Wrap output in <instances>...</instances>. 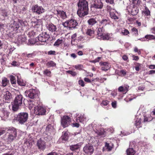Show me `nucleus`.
I'll return each instance as SVG.
<instances>
[{
    "mask_svg": "<svg viewBox=\"0 0 155 155\" xmlns=\"http://www.w3.org/2000/svg\"><path fill=\"white\" fill-rule=\"evenodd\" d=\"M77 14L80 17L84 16L88 13V3L86 0H80L78 3Z\"/></svg>",
    "mask_w": 155,
    "mask_h": 155,
    "instance_id": "1",
    "label": "nucleus"
},
{
    "mask_svg": "<svg viewBox=\"0 0 155 155\" xmlns=\"http://www.w3.org/2000/svg\"><path fill=\"white\" fill-rule=\"evenodd\" d=\"M8 135L6 139L8 143H10L12 142L18 140L20 137L17 135V129L12 127H9L8 130Z\"/></svg>",
    "mask_w": 155,
    "mask_h": 155,
    "instance_id": "2",
    "label": "nucleus"
},
{
    "mask_svg": "<svg viewBox=\"0 0 155 155\" xmlns=\"http://www.w3.org/2000/svg\"><path fill=\"white\" fill-rule=\"evenodd\" d=\"M23 97L21 94H17L13 102L12 103V110L13 111H17L23 104Z\"/></svg>",
    "mask_w": 155,
    "mask_h": 155,
    "instance_id": "3",
    "label": "nucleus"
},
{
    "mask_svg": "<svg viewBox=\"0 0 155 155\" xmlns=\"http://www.w3.org/2000/svg\"><path fill=\"white\" fill-rule=\"evenodd\" d=\"M28 117V113L26 112H21L14 116V120L18 124H23L27 121Z\"/></svg>",
    "mask_w": 155,
    "mask_h": 155,
    "instance_id": "4",
    "label": "nucleus"
},
{
    "mask_svg": "<svg viewBox=\"0 0 155 155\" xmlns=\"http://www.w3.org/2000/svg\"><path fill=\"white\" fill-rule=\"evenodd\" d=\"M19 21H16L14 20H11L10 25H9L10 28L12 29L14 31H16L20 27V24L22 26H26L28 23L25 20L23 21V20H18Z\"/></svg>",
    "mask_w": 155,
    "mask_h": 155,
    "instance_id": "5",
    "label": "nucleus"
},
{
    "mask_svg": "<svg viewBox=\"0 0 155 155\" xmlns=\"http://www.w3.org/2000/svg\"><path fill=\"white\" fill-rule=\"evenodd\" d=\"M50 38V36L46 32H42L38 36L37 39L42 43L41 45H44L45 43H47V41Z\"/></svg>",
    "mask_w": 155,
    "mask_h": 155,
    "instance_id": "6",
    "label": "nucleus"
},
{
    "mask_svg": "<svg viewBox=\"0 0 155 155\" xmlns=\"http://www.w3.org/2000/svg\"><path fill=\"white\" fill-rule=\"evenodd\" d=\"M38 91L35 89H32L26 91L25 93V95L30 99H33L38 96Z\"/></svg>",
    "mask_w": 155,
    "mask_h": 155,
    "instance_id": "7",
    "label": "nucleus"
},
{
    "mask_svg": "<svg viewBox=\"0 0 155 155\" xmlns=\"http://www.w3.org/2000/svg\"><path fill=\"white\" fill-rule=\"evenodd\" d=\"M46 110L41 106L38 105L35 107L34 113L37 115H43L45 114Z\"/></svg>",
    "mask_w": 155,
    "mask_h": 155,
    "instance_id": "8",
    "label": "nucleus"
},
{
    "mask_svg": "<svg viewBox=\"0 0 155 155\" xmlns=\"http://www.w3.org/2000/svg\"><path fill=\"white\" fill-rule=\"evenodd\" d=\"M71 119L70 117L67 115L64 116L61 118V125L63 127L65 128L68 127L71 122Z\"/></svg>",
    "mask_w": 155,
    "mask_h": 155,
    "instance_id": "9",
    "label": "nucleus"
},
{
    "mask_svg": "<svg viewBox=\"0 0 155 155\" xmlns=\"http://www.w3.org/2000/svg\"><path fill=\"white\" fill-rule=\"evenodd\" d=\"M83 151L87 154L91 155L94 151V148L93 146L89 144H87L83 147Z\"/></svg>",
    "mask_w": 155,
    "mask_h": 155,
    "instance_id": "10",
    "label": "nucleus"
},
{
    "mask_svg": "<svg viewBox=\"0 0 155 155\" xmlns=\"http://www.w3.org/2000/svg\"><path fill=\"white\" fill-rule=\"evenodd\" d=\"M32 12L38 14H40L45 12V9L42 6L36 5L32 8Z\"/></svg>",
    "mask_w": 155,
    "mask_h": 155,
    "instance_id": "11",
    "label": "nucleus"
},
{
    "mask_svg": "<svg viewBox=\"0 0 155 155\" xmlns=\"http://www.w3.org/2000/svg\"><path fill=\"white\" fill-rule=\"evenodd\" d=\"M61 137L59 139L58 141L60 143H65L68 140L69 137V133L67 131L63 132Z\"/></svg>",
    "mask_w": 155,
    "mask_h": 155,
    "instance_id": "12",
    "label": "nucleus"
},
{
    "mask_svg": "<svg viewBox=\"0 0 155 155\" xmlns=\"http://www.w3.org/2000/svg\"><path fill=\"white\" fill-rule=\"evenodd\" d=\"M3 94V98L5 101H10L12 98L11 93L6 90H4L2 92Z\"/></svg>",
    "mask_w": 155,
    "mask_h": 155,
    "instance_id": "13",
    "label": "nucleus"
},
{
    "mask_svg": "<svg viewBox=\"0 0 155 155\" xmlns=\"http://www.w3.org/2000/svg\"><path fill=\"white\" fill-rule=\"evenodd\" d=\"M37 146L39 149L44 150L45 148V143L44 141L40 139L37 141Z\"/></svg>",
    "mask_w": 155,
    "mask_h": 155,
    "instance_id": "14",
    "label": "nucleus"
},
{
    "mask_svg": "<svg viewBox=\"0 0 155 155\" xmlns=\"http://www.w3.org/2000/svg\"><path fill=\"white\" fill-rule=\"evenodd\" d=\"M103 5L101 0H95L93 4V7L96 8L101 9Z\"/></svg>",
    "mask_w": 155,
    "mask_h": 155,
    "instance_id": "15",
    "label": "nucleus"
},
{
    "mask_svg": "<svg viewBox=\"0 0 155 155\" xmlns=\"http://www.w3.org/2000/svg\"><path fill=\"white\" fill-rule=\"evenodd\" d=\"M82 144L80 142L76 144L71 145L69 146L70 149L72 151H76L81 147Z\"/></svg>",
    "mask_w": 155,
    "mask_h": 155,
    "instance_id": "16",
    "label": "nucleus"
},
{
    "mask_svg": "<svg viewBox=\"0 0 155 155\" xmlns=\"http://www.w3.org/2000/svg\"><path fill=\"white\" fill-rule=\"evenodd\" d=\"M9 114L10 113L5 109L3 110H2L0 114L1 117L3 118L5 120L8 118Z\"/></svg>",
    "mask_w": 155,
    "mask_h": 155,
    "instance_id": "17",
    "label": "nucleus"
},
{
    "mask_svg": "<svg viewBox=\"0 0 155 155\" xmlns=\"http://www.w3.org/2000/svg\"><path fill=\"white\" fill-rule=\"evenodd\" d=\"M129 87L128 85L121 86L118 88V91L119 92H122L124 94H126L128 91Z\"/></svg>",
    "mask_w": 155,
    "mask_h": 155,
    "instance_id": "18",
    "label": "nucleus"
},
{
    "mask_svg": "<svg viewBox=\"0 0 155 155\" xmlns=\"http://www.w3.org/2000/svg\"><path fill=\"white\" fill-rule=\"evenodd\" d=\"M9 80L7 78L3 77L2 78L1 86L3 87H5L9 84Z\"/></svg>",
    "mask_w": 155,
    "mask_h": 155,
    "instance_id": "19",
    "label": "nucleus"
},
{
    "mask_svg": "<svg viewBox=\"0 0 155 155\" xmlns=\"http://www.w3.org/2000/svg\"><path fill=\"white\" fill-rule=\"evenodd\" d=\"M17 82L18 84L21 86H24L25 85V82H24L21 78L20 75H18L17 76Z\"/></svg>",
    "mask_w": 155,
    "mask_h": 155,
    "instance_id": "20",
    "label": "nucleus"
},
{
    "mask_svg": "<svg viewBox=\"0 0 155 155\" xmlns=\"http://www.w3.org/2000/svg\"><path fill=\"white\" fill-rule=\"evenodd\" d=\"M46 27L47 29L51 32L55 31L57 29L56 26L51 23L47 25Z\"/></svg>",
    "mask_w": 155,
    "mask_h": 155,
    "instance_id": "21",
    "label": "nucleus"
},
{
    "mask_svg": "<svg viewBox=\"0 0 155 155\" xmlns=\"http://www.w3.org/2000/svg\"><path fill=\"white\" fill-rule=\"evenodd\" d=\"M69 28H76V26L78 25V23L76 21V20H69Z\"/></svg>",
    "mask_w": 155,
    "mask_h": 155,
    "instance_id": "22",
    "label": "nucleus"
},
{
    "mask_svg": "<svg viewBox=\"0 0 155 155\" xmlns=\"http://www.w3.org/2000/svg\"><path fill=\"white\" fill-rule=\"evenodd\" d=\"M134 120H135V125L137 128L140 127L141 124V120L140 118H139L138 116H135Z\"/></svg>",
    "mask_w": 155,
    "mask_h": 155,
    "instance_id": "23",
    "label": "nucleus"
},
{
    "mask_svg": "<svg viewBox=\"0 0 155 155\" xmlns=\"http://www.w3.org/2000/svg\"><path fill=\"white\" fill-rule=\"evenodd\" d=\"M85 119L86 117L84 114H81L80 116L76 118V120L78 122H80L84 123Z\"/></svg>",
    "mask_w": 155,
    "mask_h": 155,
    "instance_id": "24",
    "label": "nucleus"
},
{
    "mask_svg": "<svg viewBox=\"0 0 155 155\" xmlns=\"http://www.w3.org/2000/svg\"><path fill=\"white\" fill-rule=\"evenodd\" d=\"M16 35V34L15 33L11 32L6 34L5 37L8 39H15V36Z\"/></svg>",
    "mask_w": 155,
    "mask_h": 155,
    "instance_id": "25",
    "label": "nucleus"
},
{
    "mask_svg": "<svg viewBox=\"0 0 155 155\" xmlns=\"http://www.w3.org/2000/svg\"><path fill=\"white\" fill-rule=\"evenodd\" d=\"M104 40H109L110 41H113L114 38L112 37H110V35L109 34H104L101 36V39Z\"/></svg>",
    "mask_w": 155,
    "mask_h": 155,
    "instance_id": "26",
    "label": "nucleus"
},
{
    "mask_svg": "<svg viewBox=\"0 0 155 155\" xmlns=\"http://www.w3.org/2000/svg\"><path fill=\"white\" fill-rule=\"evenodd\" d=\"M104 30L103 28H98L97 31V37L98 39H101V36L104 34Z\"/></svg>",
    "mask_w": 155,
    "mask_h": 155,
    "instance_id": "27",
    "label": "nucleus"
},
{
    "mask_svg": "<svg viewBox=\"0 0 155 155\" xmlns=\"http://www.w3.org/2000/svg\"><path fill=\"white\" fill-rule=\"evenodd\" d=\"M110 17L112 19H117L119 18L117 13H114L111 10L109 11Z\"/></svg>",
    "mask_w": 155,
    "mask_h": 155,
    "instance_id": "28",
    "label": "nucleus"
},
{
    "mask_svg": "<svg viewBox=\"0 0 155 155\" xmlns=\"http://www.w3.org/2000/svg\"><path fill=\"white\" fill-rule=\"evenodd\" d=\"M17 40L19 43L22 44L26 41L27 39L24 36H20L18 37Z\"/></svg>",
    "mask_w": 155,
    "mask_h": 155,
    "instance_id": "29",
    "label": "nucleus"
},
{
    "mask_svg": "<svg viewBox=\"0 0 155 155\" xmlns=\"http://www.w3.org/2000/svg\"><path fill=\"white\" fill-rule=\"evenodd\" d=\"M127 155H134L135 153L134 150L133 148H130L127 150Z\"/></svg>",
    "mask_w": 155,
    "mask_h": 155,
    "instance_id": "30",
    "label": "nucleus"
},
{
    "mask_svg": "<svg viewBox=\"0 0 155 155\" xmlns=\"http://www.w3.org/2000/svg\"><path fill=\"white\" fill-rule=\"evenodd\" d=\"M144 14L145 15V17H146L148 19L150 18V11L147 7H145Z\"/></svg>",
    "mask_w": 155,
    "mask_h": 155,
    "instance_id": "31",
    "label": "nucleus"
},
{
    "mask_svg": "<svg viewBox=\"0 0 155 155\" xmlns=\"http://www.w3.org/2000/svg\"><path fill=\"white\" fill-rule=\"evenodd\" d=\"M10 80L12 84H16V81L15 77L11 75L9 76Z\"/></svg>",
    "mask_w": 155,
    "mask_h": 155,
    "instance_id": "32",
    "label": "nucleus"
},
{
    "mask_svg": "<svg viewBox=\"0 0 155 155\" xmlns=\"http://www.w3.org/2000/svg\"><path fill=\"white\" fill-rule=\"evenodd\" d=\"M62 40L58 39L55 41L53 45L55 47H58L62 44Z\"/></svg>",
    "mask_w": 155,
    "mask_h": 155,
    "instance_id": "33",
    "label": "nucleus"
},
{
    "mask_svg": "<svg viewBox=\"0 0 155 155\" xmlns=\"http://www.w3.org/2000/svg\"><path fill=\"white\" fill-rule=\"evenodd\" d=\"M105 149L107 150V151H110L112 149V147L109 145L108 143H106L105 147L103 149V151Z\"/></svg>",
    "mask_w": 155,
    "mask_h": 155,
    "instance_id": "34",
    "label": "nucleus"
},
{
    "mask_svg": "<svg viewBox=\"0 0 155 155\" xmlns=\"http://www.w3.org/2000/svg\"><path fill=\"white\" fill-rule=\"evenodd\" d=\"M35 102L33 100H30L28 102V105L29 108H31L33 107L34 108L36 106L35 105Z\"/></svg>",
    "mask_w": 155,
    "mask_h": 155,
    "instance_id": "35",
    "label": "nucleus"
},
{
    "mask_svg": "<svg viewBox=\"0 0 155 155\" xmlns=\"http://www.w3.org/2000/svg\"><path fill=\"white\" fill-rule=\"evenodd\" d=\"M138 9L137 8H133L130 11L131 15H136L138 13Z\"/></svg>",
    "mask_w": 155,
    "mask_h": 155,
    "instance_id": "36",
    "label": "nucleus"
},
{
    "mask_svg": "<svg viewBox=\"0 0 155 155\" xmlns=\"http://www.w3.org/2000/svg\"><path fill=\"white\" fill-rule=\"evenodd\" d=\"M39 20H36L35 21H32V25L34 26H37V27H38V26H40V25L41 24V23L40 21H39Z\"/></svg>",
    "mask_w": 155,
    "mask_h": 155,
    "instance_id": "37",
    "label": "nucleus"
},
{
    "mask_svg": "<svg viewBox=\"0 0 155 155\" xmlns=\"http://www.w3.org/2000/svg\"><path fill=\"white\" fill-rule=\"evenodd\" d=\"M59 15L63 19H65L66 18V15L65 12L62 11L59 12Z\"/></svg>",
    "mask_w": 155,
    "mask_h": 155,
    "instance_id": "38",
    "label": "nucleus"
},
{
    "mask_svg": "<svg viewBox=\"0 0 155 155\" xmlns=\"http://www.w3.org/2000/svg\"><path fill=\"white\" fill-rule=\"evenodd\" d=\"M37 40V39H36V40H34V39H32L31 38L28 40V44L29 45L34 44H35L36 42L38 41Z\"/></svg>",
    "mask_w": 155,
    "mask_h": 155,
    "instance_id": "39",
    "label": "nucleus"
},
{
    "mask_svg": "<svg viewBox=\"0 0 155 155\" xmlns=\"http://www.w3.org/2000/svg\"><path fill=\"white\" fill-rule=\"evenodd\" d=\"M23 55L27 57L28 58H33L35 55V54L34 53H30L27 54L26 53H23Z\"/></svg>",
    "mask_w": 155,
    "mask_h": 155,
    "instance_id": "40",
    "label": "nucleus"
},
{
    "mask_svg": "<svg viewBox=\"0 0 155 155\" xmlns=\"http://www.w3.org/2000/svg\"><path fill=\"white\" fill-rule=\"evenodd\" d=\"M47 64L48 66L49 67H54L56 65V63H54L53 61H48L47 62Z\"/></svg>",
    "mask_w": 155,
    "mask_h": 155,
    "instance_id": "41",
    "label": "nucleus"
},
{
    "mask_svg": "<svg viewBox=\"0 0 155 155\" xmlns=\"http://www.w3.org/2000/svg\"><path fill=\"white\" fill-rule=\"evenodd\" d=\"M145 38L147 39H148L149 40L155 39V36L152 35H147L145 36Z\"/></svg>",
    "mask_w": 155,
    "mask_h": 155,
    "instance_id": "42",
    "label": "nucleus"
},
{
    "mask_svg": "<svg viewBox=\"0 0 155 155\" xmlns=\"http://www.w3.org/2000/svg\"><path fill=\"white\" fill-rule=\"evenodd\" d=\"M54 129V127L51 124L48 125L46 127V130L47 131L51 132Z\"/></svg>",
    "mask_w": 155,
    "mask_h": 155,
    "instance_id": "43",
    "label": "nucleus"
},
{
    "mask_svg": "<svg viewBox=\"0 0 155 155\" xmlns=\"http://www.w3.org/2000/svg\"><path fill=\"white\" fill-rule=\"evenodd\" d=\"M94 33V31L91 29H88L86 31V33L87 35L91 36Z\"/></svg>",
    "mask_w": 155,
    "mask_h": 155,
    "instance_id": "44",
    "label": "nucleus"
},
{
    "mask_svg": "<svg viewBox=\"0 0 155 155\" xmlns=\"http://www.w3.org/2000/svg\"><path fill=\"white\" fill-rule=\"evenodd\" d=\"M51 74V71L48 69H46L43 71V74L48 76H50Z\"/></svg>",
    "mask_w": 155,
    "mask_h": 155,
    "instance_id": "45",
    "label": "nucleus"
},
{
    "mask_svg": "<svg viewBox=\"0 0 155 155\" xmlns=\"http://www.w3.org/2000/svg\"><path fill=\"white\" fill-rule=\"evenodd\" d=\"M74 67L75 69L79 70H82L84 68L83 65L81 64L75 65Z\"/></svg>",
    "mask_w": 155,
    "mask_h": 155,
    "instance_id": "46",
    "label": "nucleus"
},
{
    "mask_svg": "<svg viewBox=\"0 0 155 155\" xmlns=\"http://www.w3.org/2000/svg\"><path fill=\"white\" fill-rule=\"evenodd\" d=\"M87 22L89 25L92 26L95 24L97 22L95 20H88Z\"/></svg>",
    "mask_w": 155,
    "mask_h": 155,
    "instance_id": "47",
    "label": "nucleus"
},
{
    "mask_svg": "<svg viewBox=\"0 0 155 155\" xmlns=\"http://www.w3.org/2000/svg\"><path fill=\"white\" fill-rule=\"evenodd\" d=\"M36 34V33L34 31H31L28 33V35L29 37L34 36Z\"/></svg>",
    "mask_w": 155,
    "mask_h": 155,
    "instance_id": "48",
    "label": "nucleus"
},
{
    "mask_svg": "<svg viewBox=\"0 0 155 155\" xmlns=\"http://www.w3.org/2000/svg\"><path fill=\"white\" fill-rule=\"evenodd\" d=\"M69 20H68L67 21H66L65 22H64L62 23V25L64 26L65 27H68L69 28Z\"/></svg>",
    "mask_w": 155,
    "mask_h": 155,
    "instance_id": "49",
    "label": "nucleus"
},
{
    "mask_svg": "<svg viewBox=\"0 0 155 155\" xmlns=\"http://www.w3.org/2000/svg\"><path fill=\"white\" fill-rule=\"evenodd\" d=\"M0 61L1 64L2 65H4L6 64V60L3 57H2L0 59Z\"/></svg>",
    "mask_w": 155,
    "mask_h": 155,
    "instance_id": "50",
    "label": "nucleus"
},
{
    "mask_svg": "<svg viewBox=\"0 0 155 155\" xmlns=\"http://www.w3.org/2000/svg\"><path fill=\"white\" fill-rule=\"evenodd\" d=\"M67 72L68 73L71 74L73 76H75L77 75V73L75 72L72 71H68Z\"/></svg>",
    "mask_w": 155,
    "mask_h": 155,
    "instance_id": "51",
    "label": "nucleus"
},
{
    "mask_svg": "<svg viewBox=\"0 0 155 155\" xmlns=\"http://www.w3.org/2000/svg\"><path fill=\"white\" fill-rule=\"evenodd\" d=\"M110 68L109 66H102L101 67V70L103 71H106L108 70Z\"/></svg>",
    "mask_w": 155,
    "mask_h": 155,
    "instance_id": "52",
    "label": "nucleus"
},
{
    "mask_svg": "<svg viewBox=\"0 0 155 155\" xmlns=\"http://www.w3.org/2000/svg\"><path fill=\"white\" fill-rule=\"evenodd\" d=\"M15 49V48L14 47H11L9 49H8L7 51L8 53V54H11Z\"/></svg>",
    "mask_w": 155,
    "mask_h": 155,
    "instance_id": "53",
    "label": "nucleus"
},
{
    "mask_svg": "<svg viewBox=\"0 0 155 155\" xmlns=\"http://www.w3.org/2000/svg\"><path fill=\"white\" fill-rule=\"evenodd\" d=\"M48 55H56V51H54L51 50L48 52Z\"/></svg>",
    "mask_w": 155,
    "mask_h": 155,
    "instance_id": "54",
    "label": "nucleus"
},
{
    "mask_svg": "<svg viewBox=\"0 0 155 155\" xmlns=\"http://www.w3.org/2000/svg\"><path fill=\"white\" fill-rule=\"evenodd\" d=\"M141 64L139 63H137V65L135 67V69L137 71H139L140 70V67L141 66Z\"/></svg>",
    "mask_w": 155,
    "mask_h": 155,
    "instance_id": "55",
    "label": "nucleus"
},
{
    "mask_svg": "<svg viewBox=\"0 0 155 155\" xmlns=\"http://www.w3.org/2000/svg\"><path fill=\"white\" fill-rule=\"evenodd\" d=\"M100 64L101 66H109V64L107 62H101L100 63Z\"/></svg>",
    "mask_w": 155,
    "mask_h": 155,
    "instance_id": "56",
    "label": "nucleus"
},
{
    "mask_svg": "<svg viewBox=\"0 0 155 155\" xmlns=\"http://www.w3.org/2000/svg\"><path fill=\"white\" fill-rule=\"evenodd\" d=\"M76 37H77V34L76 33H75V34H73L71 36V42L73 41H75V40H76Z\"/></svg>",
    "mask_w": 155,
    "mask_h": 155,
    "instance_id": "57",
    "label": "nucleus"
},
{
    "mask_svg": "<svg viewBox=\"0 0 155 155\" xmlns=\"http://www.w3.org/2000/svg\"><path fill=\"white\" fill-rule=\"evenodd\" d=\"M78 84L79 85L82 87H84V81L82 80H79L78 82Z\"/></svg>",
    "mask_w": 155,
    "mask_h": 155,
    "instance_id": "58",
    "label": "nucleus"
},
{
    "mask_svg": "<svg viewBox=\"0 0 155 155\" xmlns=\"http://www.w3.org/2000/svg\"><path fill=\"white\" fill-rule=\"evenodd\" d=\"M108 103L109 101L107 100L103 101L101 103V104L102 105L106 106L108 104Z\"/></svg>",
    "mask_w": 155,
    "mask_h": 155,
    "instance_id": "59",
    "label": "nucleus"
},
{
    "mask_svg": "<svg viewBox=\"0 0 155 155\" xmlns=\"http://www.w3.org/2000/svg\"><path fill=\"white\" fill-rule=\"evenodd\" d=\"M122 33L123 35H126L129 34V32L127 29H125L122 32Z\"/></svg>",
    "mask_w": 155,
    "mask_h": 155,
    "instance_id": "60",
    "label": "nucleus"
},
{
    "mask_svg": "<svg viewBox=\"0 0 155 155\" xmlns=\"http://www.w3.org/2000/svg\"><path fill=\"white\" fill-rule=\"evenodd\" d=\"M131 30L132 32H134V34L135 35L137 34L138 35V31L137 29L135 28H133Z\"/></svg>",
    "mask_w": 155,
    "mask_h": 155,
    "instance_id": "61",
    "label": "nucleus"
},
{
    "mask_svg": "<svg viewBox=\"0 0 155 155\" xmlns=\"http://www.w3.org/2000/svg\"><path fill=\"white\" fill-rule=\"evenodd\" d=\"M96 133L99 135H104V131H101V130H97Z\"/></svg>",
    "mask_w": 155,
    "mask_h": 155,
    "instance_id": "62",
    "label": "nucleus"
},
{
    "mask_svg": "<svg viewBox=\"0 0 155 155\" xmlns=\"http://www.w3.org/2000/svg\"><path fill=\"white\" fill-rule=\"evenodd\" d=\"M72 126L73 127H75L78 128L79 127L80 124L78 123H73L72 124Z\"/></svg>",
    "mask_w": 155,
    "mask_h": 155,
    "instance_id": "63",
    "label": "nucleus"
},
{
    "mask_svg": "<svg viewBox=\"0 0 155 155\" xmlns=\"http://www.w3.org/2000/svg\"><path fill=\"white\" fill-rule=\"evenodd\" d=\"M120 74H122L123 76H124L126 74V72L125 70H121L120 71Z\"/></svg>",
    "mask_w": 155,
    "mask_h": 155,
    "instance_id": "64",
    "label": "nucleus"
}]
</instances>
